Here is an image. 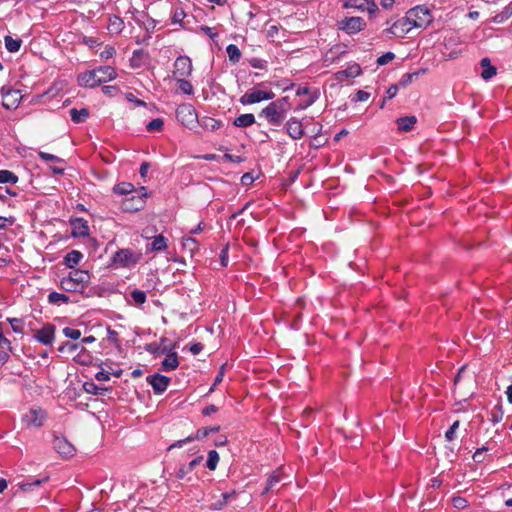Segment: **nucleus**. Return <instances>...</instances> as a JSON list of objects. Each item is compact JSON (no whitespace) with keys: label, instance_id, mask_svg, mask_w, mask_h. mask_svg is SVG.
Returning <instances> with one entry per match:
<instances>
[{"label":"nucleus","instance_id":"37998d69","mask_svg":"<svg viewBox=\"0 0 512 512\" xmlns=\"http://www.w3.org/2000/svg\"><path fill=\"white\" fill-rule=\"evenodd\" d=\"M280 113L286 116V112L289 108L288 97H283L282 99H278L274 102H271Z\"/></svg>","mask_w":512,"mask_h":512},{"label":"nucleus","instance_id":"c9c22d12","mask_svg":"<svg viewBox=\"0 0 512 512\" xmlns=\"http://www.w3.org/2000/svg\"><path fill=\"white\" fill-rule=\"evenodd\" d=\"M18 182V176L9 170H0V183L15 184Z\"/></svg>","mask_w":512,"mask_h":512},{"label":"nucleus","instance_id":"4d7b16f0","mask_svg":"<svg viewBox=\"0 0 512 512\" xmlns=\"http://www.w3.org/2000/svg\"><path fill=\"white\" fill-rule=\"evenodd\" d=\"M394 59H395V54L393 52H386L377 58L376 64H388L389 62L393 61Z\"/></svg>","mask_w":512,"mask_h":512},{"label":"nucleus","instance_id":"c03bdc74","mask_svg":"<svg viewBox=\"0 0 512 512\" xmlns=\"http://www.w3.org/2000/svg\"><path fill=\"white\" fill-rule=\"evenodd\" d=\"M133 301L137 305H141L146 302L147 296L146 293L142 290L135 289L130 293Z\"/></svg>","mask_w":512,"mask_h":512},{"label":"nucleus","instance_id":"603ef678","mask_svg":"<svg viewBox=\"0 0 512 512\" xmlns=\"http://www.w3.org/2000/svg\"><path fill=\"white\" fill-rule=\"evenodd\" d=\"M7 321L10 323L12 330L15 333H22L23 331V322L18 318H8Z\"/></svg>","mask_w":512,"mask_h":512},{"label":"nucleus","instance_id":"58836bf2","mask_svg":"<svg viewBox=\"0 0 512 512\" xmlns=\"http://www.w3.org/2000/svg\"><path fill=\"white\" fill-rule=\"evenodd\" d=\"M503 415L502 405L498 404L490 412V421L493 424L499 423L503 419Z\"/></svg>","mask_w":512,"mask_h":512},{"label":"nucleus","instance_id":"6ab92c4d","mask_svg":"<svg viewBox=\"0 0 512 512\" xmlns=\"http://www.w3.org/2000/svg\"><path fill=\"white\" fill-rule=\"evenodd\" d=\"M282 479L283 474L281 473L280 470L272 472L267 479L266 486L262 492V495H266L270 492L277 491V486L282 481Z\"/></svg>","mask_w":512,"mask_h":512},{"label":"nucleus","instance_id":"a19ab883","mask_svg":"<svg viewBox=\"0 0 512 512\" xmlns=\"http://www.w3.org/2000/svg\"><path fill=\"white\" fill-rule=\"evenodd\" d=\"M48 300L52 304H61L67 303L69 301V297L62 293L52 292L49 294Z\"/></svg>","mask_w":512,"mask_h":512},{"label":"nucleus","instance_id":"052dcab7","mask_svg":"<svg viewBox=\"0 0 512 512\" xmlns=\"http://www.w3.org/2000/svg\"><path fill=\"white\" fill-rule=\"evenodd\" d=\"M111 373L105 367H102L100 371H98L95 375V378L98 381H108L110 379Z\"/></svg>","mask_w":512,"mask_h":512},{"label":"nucleus","instance_id":"09e8293b","mask_svg":"<svg viewBox=\"0 0 512 512\" xmlns=\"http://www.w3.org/2000/svg\"><path fill=\"white\" fill-rule=\"evenodd\" d=\"M497 74L496 66H484L483 71L481 72V77L488 81L492 77H494Z\"/></svg>","mask_w":512,"mask_h":512},{"label":"nucleus","instance_id":"f8f14e48","mask_svg":"<svg viewBox=\"0 0 512 512\" xmlns=\"http://www.w3.org/2000/svg\"><path fill=\"white\" fill-rule=\"evenodd\" d=\"M362 74L361 66H347L346 69L338 71L333 75V80L337 83L350 82L355 77Z\"/></svg>","mask_w":512,"mask_h":512},{"label":"nucleus","instance_id":"49530a36","mask_svg":"<svg viewBox=\"0 0 512 512\" xmlns=\"http://www.w3.org/2000/svg\"><path fill=\"white\" fill-rule=\"evenodd\" d=\"M364 3H366V0H343V7L355 8L362 11Z\"/></svg>","mask_w":512,"mask_h":512},{"label":"nucleus","instance_id":"7ed1b4c3","mask_svg":"<svg viewBox=\"0 0 512 512\" xmlns=\"http://www.w3.org/2000/svg\"><path fill=\"white\" fill-rule=\"evenodd\" d=\"M151 192L145 186L136 188L130 183V212H138L144 209Z\"/></svg>","mask_w":512,"mask_h":512},{"label":"nucleus","instance_id":"a211bd4d","mask_svg":"<svg viewBox=\"0 0 512 512\" xmlns=\"http://www.w3.org/2000/svg\"><path fill=\"white\" fill-rule=\"evenodd\" d=\"M54 332V327L48 325L38 330L35 334V338L38 342L44 345H50L54 340Z\"/></svg>","mask_w":512,"mask_h":512},{"label":"nucleus","instance_id":"79ce46f5","mask_svg":"<svg viewBox=\"0 0 512 512\" xmlns=\"http://www.w3.org/2000/svg\"><path fill=\"white\" fill-rule=\"evenodd\" d=\"M164 126V121L161 118H155L146 124V129L148 132L154 131H162Z\"/></svg>","mask_w":512,"mask_h":512},{"label":"nucleus","instance_id":"423d86ee","mask_svg":"<svg viewBox=\"0 0 512 512\" xmlns=\"http://www.w3.org/2000/svg\"><path fill=\"white\" fill-rule=\"evenodd\" d=\"M46 417L47 414L43 409L35 407L23 415L22 421L29 428H39L44 424Z\"/></svg>","mask_w":512,"mask_h":512},{"label":"nucleus","instance_id":"393cba45","mask_svg":"<svg viewBox=\"0 0 512 512\" xmlns=\"http://www.w3.org/2000/svg\"><path fill=\"white\" fill-rule=\"evenodd\" d=\"M255 116L252 113L241 114L233 121V125L239 128H245L255 123Z\"/></svg>","mask_w":512,"mask_h":512},{"label":"nucleus","instance_id":"7c9ffc66","mask_svg":"<svg viewBox=\"0 0 512 512\" xmlns=\"http://www.w3.org/2000/svg\"><path fill=\"white\" fill-rule=\"evenodd\" d=\"M71 120L75 123L84 122L89 117V111L86 108L80 110L73 108L70 110Z\"/></svg>","mask_w":512,"mask_h":512},{"label":"nucleus","instance_id":"a18cd8bd","mask_svg":"<svg viewBox=\"0 0 512 512\" xmlns=\"http://www.w3.org/2000/svg\"><path fill=\"white\" fill-rule=\"evenodd\" d=\"M177 83H178V88L181 92H183L184 94H187V95L193 94V86L189 81L184 80V79H179L177 81Z\"/></svg>","mask_w":512,"mask_h":512},{"label":"nucleus","instance_id":"412c9836","mask_svg":"<svg viewBox=\"0 0 512 512\" xmlns=\"http://www.w3.org/2000/svg\"><path fill=\"white\" fill-rule=\"evenodd\" d=\"M197 126L208 131H216L222 127V122L209 116H203L198 118Z\"/></svg>","mask_w":512,"mask_h":512},{"label":"nucleus","instance_id":"39448f33","mask_svg":"<svg viewBox=\"0 0 512 512\" xmlns=\"http://www.w3.org/2000/svg\"><path fill=\"white\" fill-rule=\"evenodd\" d=\"M414 28H424L432 21V16L428 8L416 6L407 12Z\"/></svg>","mask_w":512,"mask_h":512},{"label":"nucleus","instance_id":"5fc2aeb1","mask_svg":"<svg viewBox=\"0 0 512 512\" xmlns=\"http://www.w3.org/2000/svg\"><path fill=\"white\" fill-rule=\"evenodd\" d=\"M78 349H80L81 351H84V347L83 346H81L79 344H72V343L68 342L65 345L61 346L59 348V351L73 353V352H75Z\"/></svg>","mask_w":512,"mask_h":512},{"label":"nucleus","instance_id":"6e6d98bb","mask_svg":"<svg viewBox=\"0 0 512 512\" xmlns=\"http://www.w3.org/2000/svg\"><path fill=\"white\" fill-rule=\"evenodd\" d=\"M39 157L43 160V161H46V162H57V163H60V162H63L59 157H57L56 155H53V154H50V153H46V152H43V151H39L38 153Z\"/></svg>","mask_w":512,"mask_h":512},{"label":"nucleus","instance_id":"4be33fe9","mask_svg":"<svg viewBox=\"0 0 512 512\" xmlns=\"http://www.w3.org/2000/svg\"><path fill=\"white\" fill-rule=\"evenodd\" d=\"M203 461V456H197L196 458H194L192 461H190L188 464L186 465H182L177 473H176V476L178 479H184L185 476L189 473H191L193 471V469L199 465L201 462Z\"/></svg>","mask_w":512,"mask_h":512},{"label":"nucleus","instance_id":"13d9d810","mask_svg":"<svg viewBox=\"0 0 512 512\" xmlns=\"http://www.w3.org/2000/svg\"><path fill=\"white\" fill-rule=\"evenodd\" d=\"M363 6L362 11H367L370 15H374L378 11V6L374 0H366Z\"/></svg>","mask_w":512,"mask_h":512},{"label":"nucleus","instance_id":"1a4fd4ad","mask_svg":"<svg viewBox=\"0 0 512 512\" xmlns=\"http://www.w3.org/2000/svg\"><path fill=\"white\" fill-rule=\"evenodd\" d=\"M365 27V21L361 17H346L339 22V28L348 34H355Z\"/></svg>","mask_w":512,"mask_h":512},{"label":"nucleus","instance_id":"69168bd1","mask_svg":"<svg viewBox=\"0 0 512 512\" xmlns=\"http://www.w3.org/2000/svg\"><path fill=\"white\" fill-rule=\"evenodd\" d=\"M223 158L226 161L233 162V163H241L244 161V158L240 155H232L229 153L224 154Z\"/></svg>","mask_w":512,"mask_h":512},{"label":"nucleus","instance_id":"72a5a7b5","mask_svg":"<svg viewBox=\"0 0 512 512\" xmlns=\"http://www.w3.org/2000/svg\"><path fill=\"white\" fill-rule=\"evenodd\" d=\"M226 53L228 55L229 60L233 63H237L241 59V51L234 44H230L226 47Z\"/></svg>","mask_w":512,"mask_h":512},{"label":"nucleus","instance_id":"6e6552de","mask_svg":"<svg viewBox=\"0 0 512 512\" xmlns=\"http://www.w3.org/2000/svg\"><path fill=\"white\" fill-rule=\"evenodd\" d=\"M2 93V105L6 109H16L21 100V94L18 90H12L10 88L3 87L1 89Z\"/></svg>","mask_w":512,"mask_h":512},{"label":"nucleus","instance_id":"cd10ccee","mask_svg":"<svg viewBox=\"0 0 512 512\" xmlns=\"http://www.w3.org/2000/svg\"><path fill=\"white\" fill-rule=\"evenodd\" d=\"M182 248L187 251L190 256L199 250V243L192 237H184L182 239Z\"/></svg>","mask_w":512,"mask_h":512},{"label":"nucleus","instance_id":"c85d7f7f","mask_svg":"<svg viewBox=\"0 0 512 512\" xmlns=\"http://www.w3.org/2000/svg\"><path fill=\"white\" fill-rule=\"evenodd\" d=\"M125 27L124 21L118 16L110 17L108 30L112 34L120 33Z\"/></svg>","mask_w":512,"mask_h":512},{"label":"nucleus","instance_id":"338daca9","mask_svg":"<svg viewBox=\"0 0 512 512\" xmlns=\"http://www.w3.org/2000/svg\"><path fill=\"white\" fill-rule=\"evenodd\" d=\"M185 17V12L182 9H178L172 16L173 23H181Z\"/></svg>","mask_w":512,"mask_h":512},{"label":"nucleus","instance_id":"f257e3e1","mask_svg":"<svg viewBox=\"0 0 512 512\" xmlns=\"http://www.w3.org/2000/svg\"><path fill=\"white\" fill-rule=\"evenodd\" d=\"M90 281V275L86 270L75 269L68 276L61 279V288L68 292H83Z\"/></svg>","mask_w":512,"mask_h":512},{"label":"nucleus","instance_id":"b1692460","mask_svg":"<svg viewBox=\"0 0 512 512\" xmlns=\"http://www.w3.org/2000/svg\"><path fill=\"white\" fill-rule=\"evenodd\" d=\"M417 122L415 116L400 117L397 119L398 130L403 132L411 131Z\"/></svg>","mask_w":512,"mask_h":512},{"label":"nucleus","instance_id":"dca6fc26","mask_svg":"<svg viewBox=\"0 0 512 512\" xmlns=\"http://www.w3.org/2000/svg\"><path fill=\"white\" fill-rule=\"evenodd\" d=\"M99 72L100 71H96V68H94L93 70L80 74L78 77L79 85L90 88L100 85L101 79L97 78L99 76L97 73Z\"/></svg>","mask_w":512,"mask_h":512},{"label":"nucleus","instance_id":"f03ea898","mask_svg":"<svg viewBox=\"0 0 512 512\" xmlns=\"http://www.w3.org/2000/svg\"><path fill=\"white\" fill-rule=\"evenodd\" d=\"M176 118L183 126L193 130L197 127L199 117L192 104L184 103L177 107Z\"/></svg>","mask_w":512,"mask_h":512},{"label":"nucleus","instance_id":"20e7f679","mask_svg":"<svg viewBox=\"0 0 512 512\" xmlns=\"http://www.w3.org/2000/svg\"><path fill=\"white\" fill-rule=\"evenodd\" d=\"M274 97L275 94L271 90H261L258 88H252L240 97L239 102L242 105H251L259 103L264 100H271Z\"/></svg>","mask_w":512,"mask_h":512},{"label":"nucleus","instance_id":"2f4dec72","mask_svg":"<svg viewBox=\"0 0 512 512\" xmlns=\"http://www.w3.org/2000/svg\"><path fill=\"white\" fill-rule=\"evenodd\" d=\"M48 479H49V477H45L43 479H37V480H33L31 482L30 481L21 482L18 484V486L22 491L29 492V491L34 490L36 487H39L42 483L47 482Z\"/></svg>","mask_w":512,"mask_h":512},{"label":"nucleus","instance_id":"3c124183","mask_svg":"<svg viewBox=\"0 0 512 512\" xmlns=\"http://www.w3.org/2000/svg\"><path fill=\"white\" fill-rule=\"evenodd\" d=\"M452 505L456 509H465L468 507L469 503L464 497L454 496L452 498Z\"/></svg>","mask_w":512,"mask_h":512},{"label":"nucleus","instance_id":"e433bc0d","mask_svg":"<svg viewBox=\"0 0 512 512\" xmlns=\"http://www.w3.org/2000/svg\"><path fill=\"white\" fill-rule=\"evenodd\" d=\"M220 460L219 454L216 450H210L208 453V459L206 462V466L209 470L214 471L217 468L218 462Z\"/></svg>","mask_w":512,"mask_h":512},{"label":"nucleus","instance_id":"aec40b11","mask_svg":"<svg viewBox=\"0 0 512 512\" xmlns=\"http://www.w3.org/2000/svg\"><path fill=\"white\" fill-rule=\"evenodd\" d=\"M168 248V239L162 234L153 237L150 244L147 245V251L162 252Z\"/></svg>","mask_w":512,"mask_h":512},{"label":"nucleus","instance_id":"f704fd0d","mask_svg":"<svg viewBox=\"0 0 512 512\" xmlns=\"http://www.w3.org/2000/svg\"><path fill=\"white\" fill-rule=\"evenodd\" d=\"M319 97V92L316 90L306 99L302 100L297 107L295 108L296 111L305 110L308 107H310Z\"/></svg>","mask_w":512,"mask_h":512},{"label":"nucleus","instance_id":"8fccbe9b","mask_svg":"<svg viewBox=\"0 0 512 512\" xmlns=\"http://www.w3.org/2000/svg\"><path fill=\"white\" fill-rule=\"evenodd\" d=\"M83 388L85 392L93 395L100 394V391L103 390V388L98 387L94 382H85Z\"/></svg>","mask_w":512,"mask_h":512},{"label":"nucleus","instance_id":"ddd939ff","mask_svg":"<svg viewBox=\"0 0 512 512\" xmlns=\"http://www.w3.org/2000/svg\"><path fill=\"white\" fill-rule=\"evenodd\" d=\"M260 115L264 116L271 125L275 126L280 125L285 119V115L280 113L272 103L262 109Z\"/></svg>","mask_w":512,"mask_h":512},{"label":"nucleus","instance_id":"4c0bfd02","mask_svg":"<svg viewBox=\"0 0 512 512\" xmlns=\"http://www.w3.org/2000/svg\"><path fill=\"white\" fill-rule=\"evenodd\" d=\"M427 68H421L416 72L407 73L405 74L402 79L400 80V85L407 86L409 83L412 82L413 78L418 77L421 74H425L427 72Z\"/></svg>","mask_w":512,"mask_h":512},{"label":"nucleus","instance_id":"9d476101","mask_svg":"<svg viewBox=\"0 0 512 512\" xmlns=\"http://www.w3.org/2000/svg\"><path fill=\"white\" fill-rule=\"evenodd\" d=\"M220 430V426H213V427H204L197 430L196 434L194 436H188L183 440H179L173 444H171L168 447V450H171L175 447H182L183 444L191 442L195 439H202L207 437L210 433H216Z\"/></svg>","mask_w":512,"mask_h":512},{"label":"nucleus","instance_id":"ea45409f","mask_svg":"<svg viewBox=\"0 0 512 512\" xmlns=\"http://www.w3.org/2000/svg\"><path fill=\"white\" fill-rule=\"evenodd\" d=\"M512 15V6L508 5L506 6L499 14L495 15L493 17V21L495 23H502L508 18H510Z\"/></svg>","mask_w":512,"mask_h":512},{"label":"nucleus","instance_id":"de8ad7c7","mask_svg":"<svg viewBox=\"0 0 512 512\" xmlns=\"http://www.w3.org/2000/svg\"><path fill=\"white\" fill-rule=\"evenodd\" d=\"M459 426H460V421L456 420V421L453 422V424L450 426V428L446 431L445 439L448 442H451V441L454 440L456 430L459 428Z\"/></svg>","mask_w":512,"mask_h":512},{"label":"nucleus","instance_id":"473e14b6","mask_svg":"<svg viewBox=\"0 0 512 512\" xmlns=\"http://www.w3.org/2000/svg\"><path fill=\"white\" fill-rule=\"evenodd\" d=\"M4 42H5L6 49L12 53L17 52L20 49L21 44H22L21 39H18V38L14 39L9 35L5 36Z\"/></svg>","mask_w":512,"mask_h":512},{"label":"nucleus","instance_id":"9b49d317","mask_svg":"<svg viewBox=\"0 0 512 512\" xmlns=\"http://www.w3.org/2000/svg\"><path fill=\"white\" fill-rule=\"evenodd\" d=\"M146 380L152 386V388L156 394H161L164 391H166V389L170 383L169 377L158 374V373H156L154 375L147 376Z\"/></svg>","mask_w":512,"mask_h":512},{"label":"nucleus","instance_id":"bb28decb","mask_svg":"<svg viewBox=\"0 0 512 512\" xmlns=\"http://www.w3.org/2000/svg\"><path fill=\"white\" fill-rule=\"evenodd\" d=\"M179 361L176 352L168 354L162 361V369L165 371L174 370L178 367Z\"/></svg>","mask_w":512,"mask_h":512},{"label":"nucleus","instance_id":"0eeeda50","mask_svg":"<svg viewBox=\"0 0 512 512\" xmlns=\"http://www.w3.org/2000/svg\"><path fill=\"white\" fill-rule=\"evenodd\" d=\"M411 19L412 18H409L408 14H406L405 17H402L400 19H398L397 21H395L392 26L387 29V31L394 35L395 37H403L405 36L407 33H409L412 28H414V26L412 25V22H411Z\"/></svg>","mask_w":512,"mask_h":512},{"label":"nucleus","instance_id":"e2e57ef3","mask_svg":"<svg viewBox=\"0 0 512 512\" xmlns=\"http://www.w3.org/2000/svg\"><path fill=\"white\" fill-rule=\"evenodd\" d=\"M370 98V94L363 90H358L352 98L354 102H365Z\"/></svg>","mask_w":512,"mask_h":512},{"label":"nucleus","instance_id":"4468645a","mask_svg":"<svg viewBox=\"0 0 512 512\" xmlns=\"http://www.w3.org/2000/svg\"><path fill=\"white\" fill-rule=\"evenodd\" d=\"M53 448L63 457H71L75 451L73 445L67 439L58 436L53 439Z\"/></svg>","mask_w":512,"mask_h":512},{"label":"nucleus","instance_id":"c756f323","mask_svg":"<svg viewBox=\"0 0 512 512\" xmlns=\"http://www.w3.org/2000/svg\"><path fill=\"white\" fill-rule=\"evenodd\" d=\"M113 265L115 267H126L128 264V250H119L113 256Z\"/></svg>","mask_w":512,"mask_h":512},{"label":"nucleus","instance_id":"0e129e2a","mask_svg":"<svg viewBox=\"0 0 512 512\" xmlns=\"http://www.w3.org/2000/svg\"><path fill=\"white\" fill-rule=\"evenodd\" d=\"M129 101H130V110L134 109L135 107H140V106H142L144 109H148L145 102L135 98L132 94H130Z\"/></svg>","mask_w":512,"mask_h":512},{"label":"nucleus","instance_id":"864d4df0","mask_svg":"<svg viewBox=\"0 0 512 512\" xmlns=\"http://www.w3.org/2000/svg\"><path fill=\"white\" fill-rule=\"evenodd\" d=\"M63 334L67 337V338H70V339H73V340H77L80 338L81 336V332L80 330L78 329H74V328H70V327H65L63 329Z\"/></svg>","mask_w":512,"mask_h":512},{"label":"nucleus","instance_id":"bf43d9fd","mask_svg":"<svg viewBox=\"0 0 512 512\" xmlns=\"http://www.w3.org/2000/svg\"><path fill=\"white\" fill-rule=\"evenodd\" d=\"M397 92H398V86H397V85H391V86L387 89V91H386V96H385V98L383 99L382 104H381V106H380V107H381V108H383V107H384V104H385V101H386L387 99H392L393 97H395V96H396V94H397Z\"/></svg>","mask_w":512,"mask_h":512},{"label":"nucleus","instance_id":"a878e982","mask_svg":"<svg viewBox=\"0 0 512 512\" xmlns=\"http://www.w3.org/2000/svg\"><path fill=\"white\" fill-rule=\"evenodd\" d=\"M83 258V255L80 251L72 250L68 252L64 258V263L69 268H74L78 265Z\"/></svg>","mask_w":512,"mask_h":512},{"label":"nucleus","instance_id":"2eb2a0df","mask_svg":"<svg viewBox=\"0 0 512 512\" xmlns=\"http://www.w3.org/2000/svg\"><path fill=\"white\" fill-rule=\"evenodd\" d=\"M71 235L74 238L85 237L89 234L88 222L83 218H73L70 220Z\"/></svg>","mask_w":512,"mask_h":512},{"label":"nucleus","instance_id":"5701e85b","mask_svg":"<svg viewBox=\"0 0 512 512\" xmlns=\"http://www.w3.org/2000/svg\"><path fill=\"white\" fill-rule=\"evenodd\" d=\"M96 71H100L97 73L99 76L98 79H101V83L110 81L116 77V71L114 66H96Z\"/></svg>","mask_w":512,"mask_h":512},{"label":"nucleus","instance_id":"f3484780","mask_svg":"<svg viewBox=\"0 0 512 512\" xmlns=\"http://www.w3.org/2000/svg\"><path fill=\"white\" fill-rule=\"evenodd\" d=\"M286 130L288 135L294 140H298L304 135L302 122L294 117L287 121Z\"/></svg>","mask_w":512,"mask_h":512},{"label":"nucleus","instance_id":"774afa93","mask_svg":"<svg viewBox=\"0 0 512 512\" xmlns=\"http://www.w3.org/2000/svg\"><path fill=\"white\" fill-rule=\"evenodd\" d=\"M114 192L120 195L128 193V186L125 182H122L114 187Z\"/></svg>","mask_w":512,"mask_h":512},{"label":"nucleus","instance_id":"680f3d73","mask_svg":"<svg viewBox=\"0 0 512 512\" xmlns=\"http://www.w3.org/2000/svg\"><path fill=\"white\" fill-rule=\"evenodd\" d=\"M200 30L212 40L218 37V32L212 27L203 25L200 27Z\"/></svg>","mask_w":512,"mask_h":512}]
</instances>
